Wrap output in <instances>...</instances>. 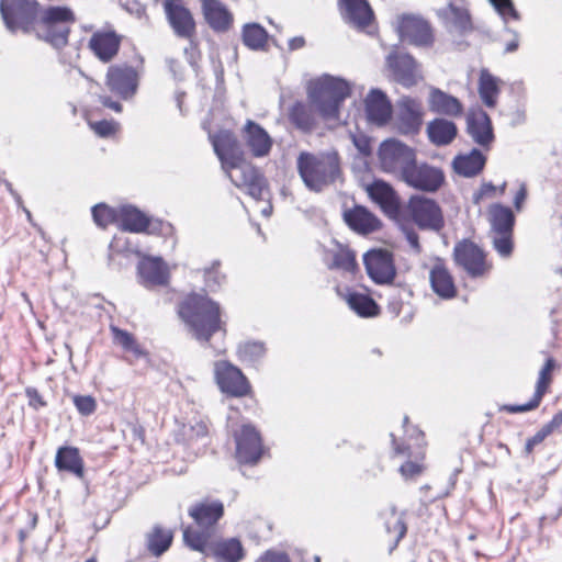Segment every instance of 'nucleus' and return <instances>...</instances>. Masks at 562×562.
<instances>
[{"label": "nucleus", "instance_id": "1", "mask_svg": "<svg viewBox=\"0 0 562 562\" xmlns=\"http://www.w3.org/2000/svg\"><path fill=\"white\" fill-rule=\"evenodd\" d=\"M40 11L37 0L0 1V13L9 31L30 33L35 30L40 38L53 46H65L69 24L75 21L72 11L67 7H49L41 15Z\"/></svg>", "mask_w": 562, "mask_h": 562}, {"label": "nucleus", "instance_id": "2", "mask_svg": "<svg viewBox=\"0 0 562 562\" xmlns=\"http://www.w3.org/2000/svg\"><path fill=\"white\" fill-rule=\"evenodd\" d=\"M351 86L342 78L330 75L310 81L307 86L308 103L295 102L289 109L291 123L307 133L317 126V117L329 123L339 122V108L350 95Z\"/></svg>", "mask_w": 562, "mask_h": 562}, {"label": "nucleus", "instance_id": "3", "mask_svg": "<svg viewBox=\"0 0 562 562\" xmlns=\"http://www.w3.org/2000/svg\"><path fill=\"white\" fill-rule=\"evenodd\" d=\"M296 168L305 187L313 192H322L342 176L340 158L334 149L317 154L302 151Z\"/></svg>", "mask_w": 562, "mask_h": 562}, {"label": "nucleus", "instance_id": "4", "mask_svg": "<svg viewBox=\"0 0 562 562\" xmlns=\"http://www.w3.org/2000/svg\"><path fill=\"white\" fill-rule=\"evenodd\" d=\"M179 314L189 331L199 341H209L211 336L223 329L221 310L216 302L205 295H189L180 305Z\"/></svg>", "mask_w": 562, "mask_h": 562}, {"label": "nucleus", "instance_id": "5", "mask_svg": "<svg viewBox=\"0 0 562 562\" xmlns=\"http://www.w3.org/2000/svg\"><path fill=\"white\" fill-rule=\"evenodd\" d=\"M183 540L188 547L200 551L205 555H213L217 562H239L244 558V549L240 541L236 538L209 542L206 531H194L190 528L184 529Z\"/></svg>", "mask_w": 562, "mask_h": 562}, {"label": "nucleus", "instance_id": "6", "mask_svg": "<svg viewBox=\"0 0 562 562\" xmlns=\"http://www.w3.org/2000/svg\"><path fill=\"white\" fill-rule=\"evenodd\" d=\"M415 159L414 149L400 140L386 139L380 145L379 161L382 170L401 180Z\"/></svg>", "mask_w": 562, "mask_h": 562}, {"label": "nucleus", "instance_id": "7", "mask_svg": "<svg viewBox=\"0 0 562 562\" xmlns=\"http://www.w3.org/2000/svg\"><path fill=\"white\" fill-rule=\"evenodd\" d=\"M424 114V108L419 100L402 97L395 104L394 126L403 135H415L422 128Z\"/></svg>", "mask_w": 562, "mask_h": 562}, {"label": "nucleus", "instance_id": "8", "mask_svg": "<svg viewBox=\"0 0 562 562\" xmlns=\"http://www.w3.org/2000/svg\"><path fill=\"white\" fill-rule=\"evenodd\" d=\"M223 170L237 188L245 189L256 200L262 199L265 178L254 166L240 158Z\"/></svg>", "mask_w": 562, "mask_h": 562}, {"label": "nucleus", "instance_id": "9", "mask_svg": "<svg viewBox=\"0 0 562 562\" xmlns=\"http://www.w3.org/2000/svg\"><path fill=\"white\" fill-rule=\"evenodd\" d=\"M407 207L420 228L438 232L443 227V215L435 200L415 194L411 196Z\"/></svg>", "mask_w": 562, "mask_h": 562}, {"label": "nucleus", "instance_id": "10", "mask_svg": "<svg viewBox=\"0 0 562 562\" xmlns=\"http://www.w3.org/2000/svg\"><path fill=\"white\" fill-rule=\"evenodd\" d=\"M454 261L472 278H483L492 269L486 261L485 252L474 243L460 241L453 249Z\"/></svg>", "mask_w": 562, "mask_h": 562}, {"label": "nucleus", "instance_id": "11", "mask_svg": "<svg viewBox=\"0 0 562 562\" xmlns=\"http://www.w3.org/2000/svg\"><path fill=\"white\" fill-rule=\"evenodd\" d=\"M408 187L423 192H436L445 182L443 171L426 162L415 159L402 179Z\"/></svg>", "mask_w": 562, "mask_h": 562}, {"label": "nucleus", "instance_id": "12", "mask_svg": "<svg viewBox=\"0 0 562 562\" xmlns=\"http://www.w3.org/2000/svg\"><path fill=\"white\" fill-rule=\"evenodd\" d=\"M162 5L173 33L178 37L192 43L196 33V25L190 10L179 0H164Z\"/></svg>", "mask_w": 562, "mask_h": 562}, {"label": "nucleus", "instance_id": "13", "mask_svg": "<svg viewBox=\"0 0 562 562\" xmlns=\"http://www.w3.org/2000/svg\"><path fill=\"white\" fill-rule=\"evenodd\" d=\"M366 270L369 277L378 284H390L393 282L396 270L392 254L384 249H373L363 257Z\"/></svg>", "mask_w": 562, "mask_h": 562}, {"label": "nucleus", "instance_id": "14", "mask_svg": "<svg viewBox=\"0 0 562 562\" xmlns=\"http://www.w3.org/2000/svg\"><path fill=\"white\" fill-rule=\"evenodd\" d=\"M106 87L122 99H131L137 91L138 74L131 66H111L106 72Z\"/></svg>", "mask_w": 562, "mask_h": 562}, {"label": "nucleus", "instance_id": "15", "mask_svg": "<svg viewBox=\"0 0 562 562\" xmlns=\"http://www.w3.org/2000/svg\"><path fill=\"white\" fill-rule=\"evenodd\" d=\"M438 16L451 34L464 35L472 31V21L463 0H450L438 10Z\"/></svg>", "mask_w": 562, "mask_h": 562}, {"label": "nucleus", "instance_id": "16", "mask_svg": "<svg viewBox=\"0 0 562 562\" xmlns=\"http://www.w3.org/2000/svg\"><path fill=\"white\" fill-rule=\"evenodd\" d=\"M236 458L240 463L255 464L262 454L261 438L258 431L250 425H244L235 434Z\"/></svg>", "mask_w": 562, "mask_h": 562}, {"label": "nucleus", "instance_id": "17", "mask_svg": "<svg viewBox=\"0 0 562 562\" xmlns=\"http://www.w3.org/2000/svg\"><path fill=\"white\" fill-rule=\"evenodd\" d=\"M215 378L218 386L225 393L244 396L249 391V383L241 371L226 361L215 363Z\"/></svg>", "mask_w": 562, "mask_h": 562}, {"label": "nucleus", "instance_id": "18", "mask_svg": "<svg viewBox=\"0 0 562 562\" xmlns=\"http://www.w3.org/2000/svg\"><path fill=\"white\" fill-rule=\"evenodd\" d=\"M402 41L417 46L429 45L432 42V34L429 24L422 18L404 15L397 26Z\"/></svg>", "mask_w": 562, "mask_h": 562}, {"label": "nucleus", "instance_id": "19", "mask_svg": "<svg viewBox=\"0 0 562 562\" xmlns=\"http://www.w3.org/2000/svg\"><path fill=\"white\" fill-rule=\"evenodd\" d=\"M386 64L392 69L395 80L404 87H413L422 79L418 65L409 55L390 53L386 57Z\"/></svg>", "mask_w": 562, "mask_h": 562}, {"label": "nucleus", "instance_id": "20", "mask_svg": "<svg viewBox=\"0 0 562 562\" xmlns=\"http://www.w3.org/2000/svg\"><path fill=\"white\" fill-rule=\"evenodd\" d=\"M467 130L472 139L482 147H488L494 140L490 116L481 109L472 110L467 116Z\"/></svg>", "mask_w": 562, "mask_h": 562}, {"label": "nucleus", "instance_id": "21", "mask_svg": "<svg viewBox=\"0 0 562 562\" xmlns=\"http://www.w3.org/2000/svg\"><path fill=\"white\" fill-rule=\"evenodd\" d=\"M243 138L255 157H265L271 150L272 138L261 125L251 120H247L243 128Z\"/></svg>", "mask_w": 562, "mask_h": 562}, {"label": "nucleus", "instance_id": "22", "mask_svg": "<svg viewBox=\"0 0 562 562\" xmlns=\"http://www.w3.org/2000/svg\"><path fill=\"white\" fill-rule=\"evenodd\" d=\"M368 120L376 125H384L392 117V105L386 94L380 89H372L366 98Z\"/></svg>", "mask_w": 562, "mask_h": 562}, {"label": "nucleus", "instance_id": "23", "mask_svg": "<svg viewBox=\"0 0 562 562\" xmlns=\"http://www.w3.org/2000/svg\"><path fill=\"white\" fill-rule=\"evenodd\" d=\"M428 105L431 112L446 116L458 117L463 113L459 99L435 87L430 88Z\"/></svg>", "mask_w": 562, "mask_h": 562}, {"label": "nucleus", "instance_id": "24", "mask_svg": "<svg viewBox=\"0 0 562 562\" xmlns=\"http://www.w3.org/2000/svg\"><path fill=\"white\" fill-rule=\"evenodd\" d=\"M138 273L145 286L165 285L169 280V272L160 258H144L138 263Z\"/></svg>", "mask_w": 562, "mask_h": 562}, {"label": "nucleus", "instance_id": "25", "mask_svg": "<svg viewBox=\"0 0 562 562\" xmlns=\"http://www.w3.org/2000/svg\"><path fill=\"white\" fill-rule=\"evenodd\" d=\"M555 366L552 358H549L543 368L540 370L539 379L537 382L536 392L531 401L525 405H507L504 408L509 413H522L537 408L544 393L547 392L548 385L551 382V372Z\"/></svg>", "mask_w": 562, "mask_h": 562}, {"label": "nucleus", "instance_id": "26", "mask_svg": "<svg viewBox=\"0 0 562 562\" xmlns=\"http://www.w3.org/2000/svg\"><path fill=\"white\" fill-rule=\"evenodd\" d=\"M370 198L391 217L400 212V202L395 191L383 181H375L369 188Z\"/></svg>", "mask_w": 562, "mask_h": 562}, {"label": "nucleus", "instance_id": "27", "mask_svg": "<svg viewBox=\"0 0 562 562\" xmlns=\"http://www.w3.org/2000/svg\"><path fill=\"white\" fill-rule=\"evenodd\" d=\"M204 19L217 32L229 29L233 16L226 7L218 0H201Z\"/></svg>", "mask_w": 562, "mask_h": 562}, {"label": "nucleus", "instance_id": "28", "mask_svg": "<svg viewBox=\"0 0 562 562\" xmlns=\"http://www.w3.org/2000/svg\"><path fill=\"white\" fill-rule=\"evenodd\" d=\"M211 142L214 151L221 160L222 168H226L229 164H233L240 159L237 155V143L236 138L231 132L221 131L220 133L211 136Z\"/></svg>", "mask_w": 562, "mask_h": 562}, {"label": "nucleus", "instance_id": "29", "mask_svg": "<svg viewBox=\"0 0 562 562\" xmlns=\"http://www.w3.org/2000/svg\"><path fill=\"white\" fill-rule=\"evenodd\" d=\"M224 507L221 502H201L192 506L189 515L193 518L198 527L209 529L213 527L223 516Z\"/></svg>", "mask_w": 562, "mask_h": 562}, {"label": "nucleus", "instance_id": "30", "mask_svg": "<svg viewBox=\"0 0 562 562\" xmlns=\"http://www.w3.org/2000/svg\"><path fill=\"white\" fill-rule=\"evenodd\" d=\"M89 47L99 59L109 61L119 50L120 38L114 32L94 33L89 41Z\"/></svg>", "mask_w": 562, "mask_h": 562}, {"label": "nucleus", "instance_id": "31", "mask_svg": "<svg viewBox=\"0 0 562 562\" xmlns=\"http://www.w3.org/2000/svg\"><path fill=\"white\" fill-rule=\"evenodd\" d=\"M344 16L358 29H363L373 19V11L367 0H342Z\"/></svg>", "mask_w": 562, "mask_h": 562}, {"label": "nucleus", "instance_id": "32", "mask_svg": "<svg viewBox=\"0 0 562 562\" xmlns=\"http://www.w3.org/2000/svg\"><path fill=\"white\" fill-rule=\"evenodd\" d=\"M149 225V218L138 209L124 205L119 207L117 227L124 232L144 233Z\"/></svg>", "mask_w": 562, "mask_h": 562}, {"label": "nucleus", "instance_id": "33", "mask_svg": "<svg viewBox=\"0 0 562 562\" xmlns=\"http://www.w3.org/2000/svg\"><path fill=\"white\" fill-rule=\"evenodd\" d=\"M344 220L350 228L361 234L374 232L379 221L363 206H355L344 213Z\"/></svg>", "mask_w": 562, "mask_h": 562}, {"label": "nucleus", "instance_id": "34", "mask_svg": "<svg viewBox=\"0 0 562 562\" xmlns=\"http://www.w3.org/2000/svg\"><path fill=\"white\" fill-rule=\"evenodd\" d=\"M430 284L434 292L442 299H452L457 290L449 271L441 265L436 263L429 272Z\"/></svg>", "mask_w": 562, "mask_h": 562}, {"label": "nucleus", "instance_id": "35", "mask_svg": "<svg viewBox=\"0 0 562 562\" xmlns=\"http://www.w3.org/2000/svg\"><path fill=\"white\" fill-rule=\"evenodd\" d=\"M456 124L446 119H435L427 125L429 140L437 146L450 144L457 136Z\"/></svg>", "mask_w": 562, "mask_h": 562}, {"label": "nucleus", "instance_id": "36", "mask_svg": "<svg viewBox=\"0 0 562 562\" xmlns=\"http://www.w3.org/2000/svg\"><path fill=\"white\" fill-rule=\"evenodd\" d=\"M55 465L59 471L74 473L80 479L83 476V461L75 447H60L55 457Z\"/></svg>", "mask_w": 562, "mask_h": 562}, {"label": "nucleus", "instance_id": "37", "mask_svg": "<svg viewBox=\"0 0 562 562\" xmlns=\"http://www.w3.org/2000/svg\"><path fill=\"white\" fill-rule=\"evenodd\" d=\"M491 233H513L515 215L508 206L493 204L488 209Z\"/></svg>", "mask_w": 562, "mask_h": 562}, {"label": "nucleus", "instance_id": "38", "mask_svg": "<svg viewBox=\"0 0 562 562\" xmlns=\"http://www.w3.org/2000/svg\"><path fill=\"white\" fill-rule=\"evenodd\" d=\"M485 157L479 149H472L468 155H460L453 160V169L463 177H474L482 171Z\"/></svg>", "mask_w": 562, "mask_h": 562}, {"label": "nucleus", "instance_id": "39", "mask_svg": "<svg viewBox=\"0 0 562 562\" xmlns=\"http://www.w3.org/2000/svg\"><path fill=\"white\" fill-rule=\"evenodd\" d=\"M501 80L493 76L487 69H482L479 79V94L482 102L487 108H494L497 104L501 92Z\"/></svg>", "mask_w": 562, "mask_h": 562}, {"label": "nucleus", "instance_id": "40", "mask_svg": "<svg viewBox=\"0 0 562 562\" xmlns=\"http://www.w3.org/2000/svg\"><path fill=\"white\" fill-rule=\"evenodd\" d=\"M344 297L350 310L361 317H371L378 314L376 303L364 293L348 291Z\"/></svg>", "mask_w": 562, "mask_h": 562}, {"label": "nucleus", "instance_id": "41", "mask_svg": "<svg viewBox=\"0 0 562 562\" xmlns=\"http://www.w3.org/2000/svg\"><path fill=\"white\" fill-rule=\"evenodd\" d=\"M331 260L327 262L330 270H340L348 273H355L357 270L356 254L347 248L339 246L336 250L330 252Z\"/></svg>", "mask_w": 562, "mask_h": 562}, {"label": "nucleus", "instance_id": "42", "mask_svg": "<svg viewBox=\"0 0 562 562\" xmlns=\"http://www.w3.org/2000/svg\"><path fill=\"white\" fill-rule=\"evenodd\" d=\"M268 38L266 30L257 24L249 23L243 29V42L250 49H260L265 46Z\"/></svg>", "mask_w": 562, "mask_h": 562}, {"label": "nucleus", "instance_id": "43", "mask_svg": "<svg viewBox=\"0 0 562 562\" xmlns=\"http://www.w3.org/2000/svg\"><path fill=\"white\" fill-rule=\"evenodd\" d=\"M171 541L172 532L160 527H155L147 538L148 549L155 555L162 554L170 547Z\"/></svg>", "mask_w": 562, "mask_h": 562}, {"label": "nucleus", "instance_id": "44", "mask_svg": "<svg viewBox=\"0 0 562 562\" xmlns=\"http://www.w3.org/2000/svg\"><path fill=\"white\" fill-rule=\"evenodd\" d=\"M92 216L95 224L100 227L105 228L110 224H116L119 222V207L113 209L105 204H98L92 207Z\"/></svg>", "mask_w": 562, "mask_h": 562}, {"label": "nucleus", "instance_id": "45", "mask_svg": "<svg viewBox=\"0 0 562 562\" xmlns=\"http://www.w3.org/2000/svg\"><path fill=\"white\" fill-rule=\"evenodd\" d=\"M237 352L240 361L255 363L265 356L266 348L262 342H245L238 346Z\"/></svg>", "mask_w": 562, "mask_h": 562}, {"label": "nucleus", "instance_id": "46", "mask_svg": "<svg viewBox=\"0 0 562 562\" xmlns=\"http://www.w3.org/2000/svg\"><path fill=\"white\" fill-rule=\"evenodd\" d=\"M111 329L114 335V341L116 344L122 346L126 351L134 353L136 357L144 356L143 349L130 333L117 327H111Z\"/></svg>", "mask_w": 562, "mask_h": 562}, {"label": "nucleus", "instance_id": "47", "mask_svg": "<svg viewBox=\"0 0 562 562\" xmlns=\"http://www.w3.org/2000/svg\"><path fill=\"white\" fill-rule=\"evenodd\" d=\"M493 247L503 258H509L514 250L513 233H491Z\"/></svg>", "mask_w": 562, "mask_h": 562}, {"label": "nucleus", "instance_id": "48", "mask_svg": "<svg viewBox=\"0 0 562 562\" xmlns=\"http://www.w3.org/2000/svg\"><path fill=\"white\" fill-rule=\"evenodd\" d=\"M218 262H214L211 268L205 269V284L211 291H215L225 280V276L218 270Z\"/></svg>", "mask_w": 562, "mask_h": 562}, {"label": "nucleus", "instance_id": "49", "mask_svg": "<svg viewBox=\"0 0 562 562\" xmlns=\"http://www.w3.org/2000/svg\"><path fill=\"white\" fill-rule=\"evenodd\" d=\"M497 13L506 21L508 18L518 19V12L512 0H488Z\"/></svg>", "mask_w": 562, "mask_h": 562}, {"label": "nucleus", "instance_id": "50", "mask_svg": "<svg viewBox=\"0 0 562 562\" xmlns=\"http://www.w3.org/2000/svg\"><path fill=\"white\" fill-rule=\"evenodd\" d=\"M91 130L101 137H109L113 135L117 128L119 124L114 121H98V122H89Z\"/></svg>", "mask_w": 562, "mask_h": 562}, {"label": "nucleus", "instance_id": "51", "mask_svg": "<svg viewBox=\"0 0 562 562\" xmlns=\"http://www.w3.org/2000/svg\"><path fill=\"white\" fill-rule=\"evenodd\" d=\"M74 404H75L76 408L79 411V413H81L82 415H90L95 409V401L92 396H89V395L75 396Z\"/></svg>", "mask_w": 562, "mask_h": 562}, {"label": "nucleus", "instance_id": "52", "mask_svg": "<svg viewBox=\"0 0 562 562\" xmlns=\"http://www.w3.org/2000/svg\"><path fill=\"white\" fill-rule=\"evenodd\" d=\"M400 472L405 479H412L422 473V468L417 463L408 461L400 468Z\"/></svg>", "mask_w": 562, "mask_h": 562}, {"label": "nucleus", "instance_id": "53", "mask_svg": "<svg viewBox=\"0 0 562 562\" xmlns=\"http://www.w3.org/2000/svg\"><path fill=\"white\" fill-rule=\"evenodd\" d=\"M257 562H290V560L285 553L267 551Z\"/></svg>", "mask_w": 562, "mask_h": 562}, {"label": "nucleus", "instance_id": "54", "mask_svg": "<svg viewBox=\"0 0 562 562\" xmlns=\"http://www.w3.org/2000/svg\"><path fill=\"white\" fill-rule=\"evenodd\" d=\"M553 430L547 424L544 425L531 439L527 442V449L531 450L535 445L540 443L548 435H550Z\"/></svg>", "mask_w": 562, "mask_h": 562}, {"label": "nucleus", "instance_id": "55", "mask_svg": "<svg viewBox=\"0 0 562 562\" xmlns=\"http://www.w3.org/2000/svg\"><path fill=\"white\" fill-rule=\"evenodd\" d=\"M26 395L29 397V404L33 408L38 409L45 405L44 401L42 400V396L35 389H27Z\"/></svg>", "mask_w": 562, "mask_h": 562}, {"label": "nucleus", "instance_id": "56", "mask_svg": "<svg viewBox=\"0 0 562 562\" xmlns=\"http://www.w3.org/2000/svg\"><path fill=\"white\" fill-rule=\"evenodd\" d=\"M526 198H527V187L525 183H521L518 192L516 193V195L514 198V205L517 211L521 210L522 203L525 202Z\"/></svg>", "mask_w": 562, "mask_h": 562}, {"label": "nucleus", "instance_id": "57", "mask_svg": "<svg viewBox=\"0 0 562 562\" xmlns=\"http://www.w3.org/2000/svg\"><path fill=\"white\" fill-rule=\"evenodd\" d=\"M495 191V187L491 183V182H487V183H483L482 187H481V190L479 193L474 194L473 199H474V202L475 203H479L480 200L484 196V195H487L490 193H493Z\"/></svg>", "mask_w": 562, "mask_h": 562}, {"label": "nucleus", "instance_id": "58", "mask_svg": "<svg viewBox=\"0 0 562 562\" xmlns=\"http://www.w3.org/2000/svg\"><path fill=\"white\" fill-rule=\"evenodd\" d=\"M100 102H101L104 106H106V108H109V109H111V110H113V111H115V112H121V111H122V105H121V103H119V102H116V101L111 100V98H109V97L101 95V97H100Z\"/></svg>", "mask_w": 562, "mask_h": 562}, {"label": "nucleus", "instance_id": "59", "mask_svg": "<svg viewBox=\"0 0 562 562\" xmlns=\"http://www.w3.org/2000/svg\"><path fill=\"white\" fill-rule=\"evenodd\" d=\"M406 239L409 243L411 247L415 251H417V252L420 251V245H419V241H418V235L415 232H413V231L406 232Z\"/></svg>", "mask_w": 562, "mask_h": 562}, {"label": "nucleus", "instance_id": "60", "mask_svg": "<svg viewBox=\"0 0 562 562\" xmlns=\"http://www.w3.org/2000/svg\"><path fill=\"white\" fill-rule=\"evenodd\" d=\"M305 45V40L302 36H295L289 41V48L291 50L300 49Z\"/></svg>", "mask_w": 562, "mask_h": 562}, {"label": "nucleus", "instance_id": "61", "mask_svg": "<svg viewBox=\"0 0 562 562\" xmlns=\"http://www.w3.org/2000/svg\"><path fill=\"white\" fill-rule=\"evenodd\" d=\"M192 430L195 432L196 437H205L207 435V427L202 422H199L192 426Z\"/></svg>", "mask_w": 562, "mask_h": 562}, {"label": "nucleus", "instance_id": "62", "mask_svg": "<svg viewBox=\"0 0 562 562\" xmlns=\"http://www.w3.org/2000/svg\"><path fill=\"white\" fill-rule=\"evenodd\" d=\"M548 425L552 430L559 428L562 425V411L555 414Z\"/></svg>", "mask_w": 562, "mask_h": 562}, {"label": "nucleus", "instance_id": "63", "mask_svg": "<svg viewBox=\"0 0 562 562\" xmlns=\"http://www.w3.org/2000/svg\"><path fill=\"white\" fill-rule=\"evenodd\" d=\"M353 143L361 153L369 154V144L366 139L353 138Z\"/></svg>", "mask_w": 562, "mask_h": 562}, {"label": "nucleus", "instance_id": "64", "mask_svg": "<svg viewBox=\"0 0 562 562\" xmlns=\"http://www.w3.org/2000/svg\"><path fill=\"white\" fill-rule=\"evenodd\" d=\"M127 10L131 11L132 13L136 14L138 18H140L145 13V8L137 2H134L133 7L127 8Z\"/></svg>", "mask_w": 562, "mask_h": 562}]
</instances>
